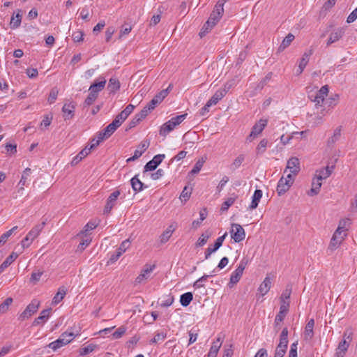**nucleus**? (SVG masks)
I'll return each instance as SVG.
<instances>
[{
	"label": "nucleus",
	"mask_w": 357,
	"mask_h": 357,
	"mask_svg": "<svg viewBox=\"0 0 357 357\" xmlns=\"http://www.w3.org/2000/svg\"><path fill=\"white\" fill-rule=\"evenodd\" d=\"M353 332L351 329H347L342 335V340L339 342L335 349V357H344L352 341Z\"/></svg>",
	"instance_id": "obj_1"
},
{
	"label": "nucleus",
	"mask_w": 357,
	"mask_h": 357,
	"mask_svg": "<svg viewBox=\"0 0 357 357\" xmlns=\"http://www.w3.org/2000/svg\"><path fill=\"white\" fill-rule=\"evenodd\" d=\"M187 115V114L178 115L176 116L172 117L170 120L162 124L160 129V135L163 137L167 136L177 126L181 124L186 119Z\"/></svg>",
	"instance_id": "obj_2"
},
{
	"label": "nucleus",
	"mask_w": 357,
	"mask_h": 357,
	"mask_svg": "<svg viewBox=\"0 0 357 357\" xmlns=\"http://www.w3.org/2000/svg\"><path fill=\"white\" fill-rule=\"evenodd\" d=\"M75 337V335L73 332H65L55 341L49 344L48 347L53 351L68 344Z\"/></svg>",
	"instance_id": "obj_3"
},
{
	"label": "nucleus",
	"mask_w": 357,
	"mask_h": 357,
	"mask_svg": "<svg viewBox=\"0 0 357 357\" xmlns=\"http://www.w3.org/2000/svg\"><path fill=\"white\" fill-rule=\"evenodd\" d=\"M294 176L291 174H288L284 178H280L277 185V192L279 195L284 194L289 190L294 181Z\"/></svg>",
	"instance_id": "obj_4"
},
{
	"label": "nucleus",
	"mask_w": 357,
	"mask_h": 357,
	"mask_svg": "<svg viewBox=\"0 0 357 357\" xmlns=\"http://www.w3.org/2000/svg\"><path fill=\"white\" fill-rule=\"evenodd\" d=\"M223 12L224 9L220 10V8H218L216 4L214 10L211 13L209 18L203 27L204 31H208V30L211 29L218 23V22L222 17Z\"/></svg>",
	"instance_id": "obj_5"
},
{
	"label": "nucleus",
	"mask_w": 357,
	"mask_h": 357,
	"mask_svg": "<svg viewBox=\"0 0 357 357\" xmlns=\"http://www.w3.org/2000/svg\"><path fill=\"white\" fill-rule=\"evenodd\" d=\"M45 225V222L34 227L22 241V246L25 248H28L33 241L39 235Z\"/></svg>",
	"instance_id": "obj_6"
},
{
	"label": "nucleus",
	"mask_w": 357,
	"mask_h": 357,
	"mask_svg": "<svg viewBox=\"0 0 357 357\" xmlns=\"http://www.w3.org/2000/svg\"><path fill=\"white\" fill-rule=\"evenodd\" d=\"M40 304V301L38 299H33L31 301L26 309L20 314L19 319L24 321L29 318L33 314L37 312Z\"/></svg>",
	"instance_id": "obj_7"
},
{
	"label": "nucleus",
	"mask_w": 357,
	"mask_h": 357,
	"mask_svg": "<svg viewBox=\"0 0 357 357\" xmlns=\"http://www.w3.org/2000/svg\"><path fill=\"white\" fill-rule=\"evenodd\" d=\"M231 237L235 243H240L245 238V232L243 227L239 224H232L230 230Z\"/></svg>",
	"instance_id": "obj_8"
},
{
	"label": "nucleus",
	"mask_w": 357,
	"mask_h": 357,
	"mask_svg": "<svg viewBox=\"0 0 357 357\" xmlns=\"http://www.w3.org/2000/svg\"><path fill=\"white\" fill-rule=\"evenodd\" d=\"M328 85H324L321 87L314 97L311 96V100L315 103L316 108L318 109L319 107H322L323 103L325 101V98L328 96Z\"/></svg>",
	"instance_id": "obj_9"
},
{
	"label": "nucleus",
	"mask_w": 357,
	"mask_h": 357,
	"mask_svg": "<svg viewBox=\"0 0 357 357\" xmlns=\"http://www.w3.org/2000/svg\"><path fill=\"white\" fill-rule=\"evenodd\" d=\"M248 264V261L245 259L241 260L237 268L231 273L229 282L236 284L241 278L243 271Z\"/></svg>",
	"instance_id": "obj_10"
},
{
	"label": "nucleus",
	"mask_w": 357,
	"mask_h": 357,
	"mask_svg": "<svg viewBox=\"0 0 357 357\" xmlns=\"http://www.w3.org/2000/svg\"><path fill=\"white\" fill-rule=\"evenodd\" d=\"M155 268V264H145L141 271L140 274L135 278V283L141 284L146 281Z\"/></svg>",
	"instance_id": "obj_11"
},
{
	"label": "nucleus",
	"mask_w": 357,
	"mask_h": 357,
	"mask_svg": "<svg viewBox=\"0 0 357 357\" xmlns=\"http://www.w3.org/2000/svg\"><path fill=\"white\" fill-rule=\"evenodd\" d=\"M267 123H268L267 119H259L253 126V127L252 128V131L248 137V140L251 142L253 138L256 137L257 135H259L260 133H261L262 131L264 130V129L267 126Z\"/></svg>",
	"instance_id": "obj_12"
},
{
	"label": "nucleus",
	"mask_w": 357,
	"mask_h": 357,
	"mask_svg": "<svg viewBox=\"0 0 357 357\" xmlns=\"http://www.w3.org/2000/svg\"><path fill=\"white\" fill-rule=\"evenodd\" d=\"M347 233H342L335 230L329 243L328 248L331 250H336L344 240Z\"/></svg>",
	"instance_id": "obj_13"
},
{
	"label": "nucleus",
	"mask_w": 357,
	"mask_h": 357,
	"mask_svg": "<svg viewBox=\"0 0 357 357\" xmlns=\"http://www.w3.org/2000/svg\"><path fill=\"white\" fill-rule=\"evenodd\" d=\"M287 170H289L290 172L289 174H291L295 177L301 170L299 159L296 157L289 158L287 162L284 172H286Z\"/></svg>",
	"instance_id": "obj_14"
},
{
	"label": "nucleus",
	"mask_w": 357,
	"mask_h": 357,
	"mask_svg": "<svg viewBox=\"0 0 357 357\" xmlns=\"http://www.w3.org/2000/svg\"><path fill=\"white\" fill-rule=\"evenodd\" d=\"M165 158L164 154L155 155L153 159L149 161L144 166V172L155 170Z\"/></svg>",
	"instance_id": "obj_15"
},
{
	"label": "nucleus",
	"mask_w": 357,
	"mask_h": 357,
	"mask_svg": "<svg viewBox=\"0 0 357 357\" xmlns=\"http://www.w3.org/2000/svg\"><path fill=\"white\" fill-rule=\"evenodd\" d=\"M121 195L119 190H115L108 197L106 205L105 206L104 212L109 213L112 208L116 205V200Z\"/></svg>",
	"instance_id": "obj_16"
},
{
	"label": "nucleus",
	"mask_w": 357,
	"mask_h": 357,
	"mask_svg": "<svg viewBox=\"0 0 357 357\" xmlns=\"http://www.w3.org/2000/svg\"><path fill=\"white\" fill-rule=\"evenodd\" d=\"M149 142L148 141H142L138 146L137 149L135 151L132 157L127 159V162L134 161L141 157L145 151L148 149Z\"/></svg>",
	"instance_id": "obj_17"
},
{
	"label": "nucleus",
	"mask_w": 357,
	"mask_h": 357,
	"mask_svg": "<svg viewBox=\"0 0 357 357\" xmlns=\"http://www.w3.org/2000/svg\"><path fill=\"white\" fill-rule=\"evenodd\" d=\"M117 122L118 121L113 120L105 129L99 132L100 136L105 139L109 138L121 126Z\"/></svg>",
	"instance_id": "obj_18"
},
{
	"label": "nucleus",
	"mask_w": 357,
	"mask_h": 357,
	"mask_svg": "<svg viewBox=\"0 0 357 357\" xmlns=\"http://www.w3.org/2000/svg\"><path fill=\"white\" fill-rule=\"evenodd\" d=\"M105 78L103 77H100L90 86L89 91L98 96V93L105 88Z\"/></svg>",
	"instance_id": "obj_19"
},
{
	"label": "nucleus",
	"mask_w": 357,
	"mask_h": 357,
	"mask_svg": "<svg viewBox=\"0 0 357 357\" xmlns=\"http://www.w3.org/2000/svg\"><path fill=\"white\" fill-rule=\"evenodd\" d=\"M289 303L288 301H282V302L280 304V311L275 319V323L276 324H278L279 323L282 322L284 320L289 310Z\"/></svg>",
	"instance_id": "obj_20"
},
{
	"label": "nucleus",
	"mask_w": 357,
	"mask_h": 357,
	"mask_svg": "<svg viewBox=\"0 0 357 357\" xmlns=\"http://www.w3.org/2000/svg\"><path fill=\"white\" fill-rule=\"evenodd\" d=\"M75 105L72 102L65 103L62 107L63 116L65 121L73 119L75 115Z\"/></svg>",
	"instance_id": "obj_21"
},
{
	"label": "nucleus",
	"mask_w": 357,
	"mask_h": 357,
	"mask_svg": "<svg viewBox=\"0 0 357 357\" xmlns=\"http://www.w3.org/2000/svg\"><path fill=\"white\" fill-rule=\"evenodd\" d=\"M223 340L221 337H218L212 343L207 357H217L218 351L222 346Z\"/></svg>",
	"instance_id": "obj_22"
},
{
	"label": "nucleus",
	"mask_w": 357,
	"mask_h": 357,
	"mask_svg": "<svg viewBox=\"0 0 357 357\" xmlns=\"http://www.w3.org/2000/svg\"><path fill=\"white\" fill-rule=\"evenodd\" d=\"M344 30L343 28H337L333 30L327 40L326 45L327 46L331 45V44L338 41L344 35Z\"/></svg>",
	"instance_id": "obj_23"
},
{
	"label": "nucleus",
	"mask_w": 357,
	"mask_h": 357,
	"mask_svg": "<svg viewBox=\"0 0 357 357\" xmlns=\"http://www.w3.org/2000/svg\"><path fill=\"white\" fill-rule=\"evenodd\" d=\"M322 185V181L317 179L316 176H313L312 181V188L307 192L309 196H314L319 194L320 188Z\"/></svg>",
	"instance_id": "obj_24"
},
{
	"label": "nucleus",
	"mask_w": 357,
	"mask_h": 357,
	"mask_svg": "<svg viewBox=\"0 0 357 357\" xmlns=\"http://www.w3.org/2000/svg\"><path fill=\"white\" fill-rule=\"evenodd\" d=\"M67 289L65 287H61L57 293L54 295L53 297L51 305L55 306L58 305L60 302L62 301V300L64 298L65 296L66 295Z\"/></svg>",
	"instance_id": "obj_25"
},
{
	"label": "nucleus",
	"mask_w": 357,
	"mask_h": 357,
	"mask_svg": "<svg viewBox=\"0 0 357 357\" xmlns=\"http://www.w3.org/2000/svg\"><path fill=\"white\" fill-rule=\"evenodd\" d=\"M271 278L268 276H266L258 288V291L262 296L269 291L271 287Z\"/></svg>",
	"instance_id": "obj_26"
},
{
	"label": "nucleus",
	"mask_w": 357,
	"mask_h": 357,
	"mask_svg": "<svg viewBox=\"0 0 357 357\" xmlns=\"http://www.w3.org/2000/svg\"><path fill=\"white\" fill-rule=\"evenodd\" d=\"M314 320L313 319H311L308 321L305 327L304 338L306 340H310L312 338L314 335Z\"/></svg>",
	"instance_id": "obj_27"
},
{
	"label": "nucleus",
	"mask_w": 357,
	"mask_h": 357,
	"mask_svg": "<svg viewBox=\"0 0 357 357\" xmlns=\"http://www.w3.org/2000/svg\"><path fill=\"white\" fill-rule=\"evenodd\" d=\"M288 344V329L284 328L281 332L280 337V342L277 347L278 349L287 350Z\"/></svg>",
	"instance_id": "obj_28"
},
{
	"label": "nucleus",
	"mask_w": 357,
	"mask_h": 357,
	"mask_svg": "<svg viewBox=\"0 0 357 357\" xmlns=\"http://www.w3.org/2000/svg\"><path fill=\"white\" fill-rule=\"evenodd\" d=\"M31 170L30 168H26L21 176V179L18 183L19 190H23L24 187L27 185L29 178L31 175Z\"/></svg>",
	"instance_id": "obj_29"
},
{
	"label": "nucleus",
	"mask_w": 357,
	"mask_h": 357,
	"mask_svg": "<svg viewBox=\"0 0 357 357\" xmlns=\"http://www.w3.org/2000/svg\"><path fill=\"white\" fill-rule=\"evenodd\" d=\"M331 170L328 167L321 168L316 170L314 176L317 178V179L323 181L328 178L331 174Z\"/></svg>",
	"instance_id": "obj_30"
},
{
	"label": "nucleus",
	"mask_w": 357,
	"mask_h": 357,
	"mask_svg": "<svg viewBox=\"0 0 357 357\" xmlns=\"http://www.w3.org/2000/svg\"><path fill=\"white\" fill-rule=\"evenodd\" d=\"M262 195L263 193L261 190H255L252 197L251 204L249 206V208L250 210L255 209L258 206L259 202L262 197Z\"/></svg>",
	"instance_id": "obj_31"
},
{
	"label": "nucleus",
	"mask_w": 357,
	"mask_h": 357,
	"mask_svg": "<svg viewBox=\"0 0 357 357\" xmlns=\"http://www.w3.org/2000/svg\"><path fill=\"white\" fill-rule=\"evenodd\" d=\"M176 229V224H171L166 229L163 231L160 236V241L162 243H166L169 238L172 236L173 232Z\"/></svg>",
	"instance_id": "obj_32"
},
{
	"label": "nucleus",
	"mask_w": 357,
	"mask_h": 357,
	"mask_svg": "<svg viewBox=\"0 0 357 357\" xmlns=\"http://www.w3.org/2000/svg\"><path fill=\"white\" fill-rule=\"evenodd\" d=\"M311 54H312L311 52H305L303 54V56H302L301 61H299L298 68L296 71V73L298 75H300L303 73V70L305 69V66H307V64L309 61V58Z\"/></svg>",
	"instance_id": "obj_33"
},
{
	"label": "nucleus",
	"mask_w": 357,
	"mask_h": 357,
	"mask_svg": "<svg viewBox=\"0 0 357 357\" xmlns=\"http://www.w3.org/2000/svg\"><path fill=\"white\" fill-rule=\"evenodd\" d=\"M351 224V220L350 218H346L341 219L339 221L338 226L336 230L342 233H347V231L349 230Z\"/></svg>",
	"instance_id": "obj_34"
},
{
	"label": "nucleus",
	"mask_w": 357,
	"mask_h": 357,
	"mask_svg": "<svg viewBox=\"0 0 357 357\" xmlns=\"http://www.w3.org/2000/svg\"><path fill=\"white\" fill-rule=\"evenodd\" d=\"M130 184L135 193L141 192L143 190L144 183L139 179L137 175L131 178Z\"/></svg>",
	"instance_id": "obj_35"
},
{
	"label": "nucleus",
	"mask_w": 357,
	"mask_h": 357,
	"mask_svg": "<svg viewBox=\"0 0 357 357\" xmlns=\"http://www.w3.org/2000/svg\"><path fill=\"white\" fill-rule=\"evenodd\" d=\"M294 36L292 33H288L287 36L283 39L280 45L278 47V50L280 52L284 51L287 47H288L294 39Z\"/></svg>",
	"instance_id": "obj_36"
},
{
	"label": "nucleus",
	"mask_w": 357,
	"mask_h": 357,
	"mask_svg": "<svg viewBox=\"0 0 357 357\" xmlns=\"http://www.w3.org/2000/svg\"><path fill=\"white\" fill-rule=\"evenodd\" d=\"M119 89H120L119 81L115 77L110 78L109 80L108 84H107V89L109 91V92L115 93Z\"/></svg>",
	"instance_id": "obj_37"
},
{
	"label": "nucleus",
	"mask_w": 357,
	"mask_h": 357,
	"mask_svg": "<svg viewBox=\"0 0 357 357\" xmlns=\"http://www.w3.org/2000/svg\"><path fill=\"white\" fill-rule=\"evenodd\" d=\"M193 299V295L191 292H186L181 295L180 303L183 307H187L190 305Z\"/></svg>",
	"instance_id": "obj_38"
},
{
	"label": "nucleus",
	"mask_w": 357,
	"mask_h": 357,
	"mask_svg": "<svg viewBox=\"0 0 357 357\" xmlns=\"http://www.w3.org/2000/svg\"><path fill=\"white\" fill-rule=\"evenodd\" d=\"M215 273V269H214L211 272V273L210 275H206L205 274L203 276H202L201 278H199L198 280H197L194 282L193 287L195 289H199V288L204 287V284H202V282L206 281L208 278L212 277L213 275H214Z\"/></svg>",
	"instance_id": "obj_39"
},
{
	"label": "nucleus",
	"mask_w": 357,
	"mask_h": 357,
	"mask_svg": "<svg viewBox=\"0 0 357 357\" xmlns=\"http://www.w3.org/2000/svg\"><path fill=\"white\" fill-rule=\"evenodd\" d=\"M237 199L236 195H233L231 197L227 198L222 204L220 211L222 212L227 211L228 208L235 202Z\"/></svg>",
	"instance_id": "obj_40"
},
{
	"label": "nucleus",
	"mask_w": 357,
	"mask_h": 357,
	"mask_svg": "<svg viewBox=\"0 0 357 357\" xmlns=\"http://www.w3.org/2000/svg\"><path fill=\"white\" fill-rule=\"evenodd\" d=\"M223 97H225V92L218 90L207 102L211 105H216Z\"/></svg>",
	"instance_id": "obj_41"
},
{
	"label": "nucleus",
	"mask_w": 357,
	"mask_h": 357,
	"mask_svg": "<svg viewBox=\"0 0 357 357\" xmlns=\"http://www.w3.org/2000/svg\"><path fill=\"white\" fill-rule=\"evenodd\" d=\"M105 139L100 136V133L98 132L96 137L93 138L87 146H89V149L91 151L94 148L97 147L100 143L103 141Z\"/></svg>",
	"instance_id": "obj_42"
},
{
	"label": "nucleus",
	"mask_w": 357,
	"mask_h": 357,
	"mask_svg": "<svg viewBox=\"0 0 357 357\" xmlns=\"http://www.w3.org/2000/svg\"><path fill=\"white\" fill-rule=\"evenodd\" d=\"M13 255L8 256L6 260L0 265V274L2 273L4 270L8 267L15 260Z\"/></svg>",
	"instance_id": "obj_43"
},
{
	"label": "nucleus",
	"mask_w": 357,
	"mask_h": 357,
	"mask_svg": "<svg viewBox=\"0 0 357 357\" xmlns=\"http://www.w3.org/2000/svg\"><path fill=\"white\" fill-rule=\"evenodd\" d=\"M268 146V140L266 139H261L257 146L256 151L257 154H262L265 152Z\"/></svg>",
	"instance_id": "obj_44"
},
{
	"label": "nucleus",
	"mask_w": 357,
	"mask_h": 357,
	"mask_svg": "<svg viewBox=\"0 0 357 357\" xmlns=\"http://www.w3.org/2000/svg\"><path fill=\"white\" fill-rule=\"evenodd\" d=\"M17 229V227L15 226L10 230L3 233L0 237V244H3L7 239L14 233L15 231Z\"/></svg>",
	"instance_id": "obj_45"
},
{
	"label": "nucleus",
	"mask_w": 357,
	"mask_h": 357,
	"mask_svg": "<svg viewBox=\"0 0 357 357\" xmlns=\"http://www.w3.org/2000/svg\"><path fill=\"white\" fill-rule=\"evenodd\" d=\"M97 347L96 344H90L86 347H84L79 349V354L81 356H85L95 350Z\"/></svg>",
	"instance_id": "obj_46"
},
{
	"label": "nucleus",
	"mask_w": 357,
	"mask_h": 357,
	"mask_svg": "<svg viewBox=\"0 0 357 357\" xmlns=\"http://www.w3.org/2000/svg\"><path fill=\"white\" fill-rule=\"evenodd\" d=\"M22 20V16L19 13H17L15 16H13L10 20V26L12 29L17 28L20 24Z\"/></svg>",
	"instance_id": "obj_47"
},
{
	"label": "nucleus",
	"mask_w": 357,
	"mask_h": 357,
	"mask_svg": "<svg viewBox=\"0 0 357 357\" xmlns=\"http://www.w3.org/2000/svg\"><path fill=\"white\" fill-rule=\"evenodd\" d=\"M43 275V271H33L31 273V275L30 278V282L32 283L33 284H35L36 282H38L40 280V279Z\"/></svg>",
	"instance_id": "obj_48"
},
{
	"label": "nucleus",
	"mask_w": 357,
	"mask_h": 357,
	"mask_svg": "<svg viewBox=\"0 0 357 357\" xmlns=\"http://www.w3.org/2000/svg\"><path fill=\"white\" fill-rule=\"evenodd\" d=\"M130 246V241L129 239H126L123 241L119 247L117 248V251L120 255H123Z\"/></svg>",
	"instance_id": "obj_49"
},
{
	"label": "nucleus",
	"mask_w": 357,
	"mask_h": 357,
	"mask_svg": "<svg viewBox=\"0 0 357 357\" xmlns=\"http://www.w3.org/2000/svg\"><path fill=\"white\" fill-rule=\"evenodd\" d=\"M91 242V237L85 236V238H83L81 242H79L77 249L79 251L84 250Z\"/></svg>",
	"instance_id": "obj_50"
},
{
	"label": "nucleus",
	"mask_w": 357,
	"mask_h": 357,
	"mask_svg": "<svg viewBox=\"0 0 357 357\" xmlns=\"http://www.w3.org/2000/svg\"><path fill=\"white\" fill-rule=\"evenodd\" d=\"M13 303L12 298H7L1 305H0V313L3 314L7 312L8 310V307Z\"/></svg>",
	"instance_id": "obj_51"
},
{
	"label": "nucleus",
	"mask_w": 357,
	"mask_h": 357,
	"mask_svg": "<svg viewBox=\"0 0 357 357\" xmlns=\"http://www.w3.org/2000/svg\"><path fill=\"white\" fill-rule=\"evenodd\" d=\"M210 235L208 234H202L201 236L198 238L196 246L197 247H202L204 246L206 243L208 239L209 238Z\"/></svg>",
	"instance_id": "obj_52"
},
{
	"label": "nucleus",
	"mask_w": 357,
	"mask_h": 357,
	"mask_svg": "<svg viewBox=\"0 0 357 357\" xmlns=\"http://www.w3.org/2000/svg\"><path fill=\"white\" fill-rule=\"evenodd\" d=\"M204 161L203 160H199L196 162L195 165H194L193 168L190 171L191 174H196L199 172V171L202 169L203 165H204Z\"/></svg>",
	"instance_id": "obj_53"
},
{
	"label": "nucleus",
	"mask_w": 357,
	"mask_h": 357,
	"mask_svg": "<svg viewBox=\"0 0 357 357\" xmlns=\"http://www.w3.org/2000/svg\"><path fill=\"white\" fill-rule=\"evenodd\" d=\"M126 328L124 326H121L118 328L116 331L112 333V337L114 339L121 338L126 333Z\"/></svg>",
	"instance_id": "obj_54"
},
{
	"label": "nucleus",
	"mask_w": 357,
	"mask_h": 357,
	"mask_svg": "<svg viewBox=\"0 0 357 357\" xmlns=\"http://www.w3.org/2000/svg\"><path fill=\"white\" fill-rule=\"evenodd\" d=\"M97 98L98 95L95 94L94 93H91V91H89V94L84 101V105L86 106L91 105Z\"/></svg>",
	"instance_id": "obj_55"
},
{
	"label": "nucleus",
	"mask_w": 357,
	"mask_h": 357,
	"mask_svg": "<svg viewBox=\"0 0 357 357\" xmlns=\"http://www.w3.org/2000/svg\"><path fill=\"white\" fill-rule=\"evenodd\" d=\"M339 99V95L335 94L334 96L330 97L327 101L326 102V104L328 105V107H333L337 105V102Z\"/></svg>",
	"instance_id": "obj_56"
},
{
	"label": "nucleus",
	"mask_w": 357,
	"mask_h": 357,
	"mask_svg": "<svg viewBox=\"0 0 357 357\" xmlns=\"http://www.w3.org/2000/svg\"><path fill=\"white\" fill-rule=\"evenodd\" d=\"M72 38L74 42H81L84 38V33L81 31H77L73 33Z\"/></svg>",
	"instance_id": "obj_57"
},
{
	"label": "nucleus",
	"mask_w": 357,
	"mask_h": 357,
	"mask_svg": "<svg viewBox=\"0 0 357 357\" xmlns=\"http://www.w3.org/2000/svg\"><path fill=\"white\" fill-rule=\"evenodd\" d=\"M58 93H59V91L56 88H54L51 90L49 97H48V102L50 104L54 102V101L56 100Z\"/></svg>",
	"instance_id": "obj_58"
},
{
	"label": "nucleus",
	"mask_w": 357,
	"mask_h": 357,
	"mask_svg": "<svg viewBox=\"0 0 357 357\" xmlns=\"http://www.w3.org/2000/svg\"><path fill=\"white\" fill-rule=\"evenodd\" d=\"M166 338V334L164 333H158L153 339L151 340V343H157L158 342H162Z\"/></svg>",
	"instance_id": "obj_59"
},
{
	"label": "nucleus",
	"mask_w": 357,
	"mask_h": 357,
	"mask_svg": "<svg viewBox=\"0 0 357 357\" xmlns=\"http://www.w3.org/2000/svg\"><path fill=\"white\" fill-rule=\"evenodd\" d=\"M128 115L123 112V110L119 113L114 120L118 121V123L121 126L125 120L128 118Z\"/></svg>",
	"instance_id": "obj_60"
},
{
	"label": "nucleus",
	"mask_w": 357,
	"mask_h": 357,
	"mask_svg": "<svg viewBox=\"0 0 357 357\" xmlns=\"http://www.w3.org/2000/svg\"><path fill=\"white\" fill-rule=\"evenodd\" d=\"M340 135H341V128L340 127H338L334 130L333 135L330 139V142L331 143H335L340 139Z\"/></svg>",
	"instance_id": "obj_61"
},
{
	"label": "nucleus",
	"mask_w": 357,
	"mask_h": 357,
	"mask_svg": "<svg viewBox=\"0 0 357 357\" xmlns=\"http://www.w3.org/2000/svg\"><path fill=\"white\" fill-rule=\"evenodd\" d=\"M164 170L162 169H158L155 172L151 174V178L153 180H158L164 176Z\"/></svg>",
	"instance_id": "obj_62"
},
{
	"label": "nucleus",
	"mask_w": 357,
	"mask_h": 357,
	"mask_svg": "<svg viewBox=\"0 0 357 357\" xmlns=\"http://www.w3.org/2000/svg\"><path fill=\"white\" fill-rule=\"evenodd\" d=\"M357 19V8L354 9L347 17V22L352 23Z\"/></svg>",
	"instance_id": "obj_63"
},
{
	"label": "nucleus",
	"mask_w": 357,
	"mask_h": 357,
	"mask_svg": "<svg viewBox=\"0 0 357 357\" xmlns=\"http://www.w3.org/2000/svg\"><path fill=\"white\" fill-rule=\"evenodd\" d=\"M244 161V156L243 155H238L233 162L232 166L235 168H238Z\"/></svg>",
	"instance_id": "obj_64"
}]
</instances>
